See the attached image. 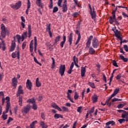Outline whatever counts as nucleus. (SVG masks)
<instances>
[{
  "label": "nucleus",
  "mask_w": 128,
  "mask_h": 128,
  "mask_svg": "<svg viewBox=\"0 0 128 128\" xmlns=\"http://www.w3.org/2000/svg\"><path fill=\"white\" fill-rule=\"evenodd\" d=\"M94 36H90L86 43V48H90L88 52L90 54H96V50H94V49L92 47L90 46V44H92V40Z\"/></svg>",
  "instance_id": "nucleus-1"
},
{
  "label": "nucleus",
  "mask_w": 128,
  "mask_h": 128,
  "mask_svg": "<svg viewBox=\"0 0 128 128\" xmlns=\"http://www.w3.org/2000/svg\"><path fill=\"white\" fill-rule=\"evenodd\" d=\"M0 30V34L1 36H2V38H4L6 36L10 34V31L8 28H6L4 24H1Z\"/></svg>",
  "instance_id": "nucleus-2"
},
{
  "label": "nucleus",
  "mask_w": 128,
  "mask_h": 128,
  "mask_svg": "<svg viewBox=\"0 0 128 128\" xmlns=\"http://www.w3.org/2000/svg\"><path fill=\"white\" fill-rule=\"evenodd\" d=\"M109 22L110 24H112L114 22H115L116 26H119L120 22H118L116 20V14H114V12H113V16L110 17Z\"/></svg>",
  "instance_id": "nucleus-3"
},
{
  "label": "nucleus",
  "mask_w": 128,
  "mask_h": 128,
  "mask_svg": "<svg viewBox=\"0 0 128 128\" xmlns=\"http://www.w3.org/2000/svg\"><path fill=\"white\" fill-rule=\"evenodd\" d=\"M99 46L100 42H98V38H94L92 40V46H93L94 48H98Z\"/></svg>",
  "instance_id": "nucleus-4"
},
{
  "label": "nucleus",
  "mask_w": 128,
  "mask_h": 128,
  "mask_svg": "<svg viewBox=\"0 0 128 128\" xmlns=\"http://www.w3.org/2000/svg\"><path fill=\"white\" fill-rule=\"evenodd\" d=\"M21 6L22 1H18L15 4L11 6V8H13V10H18V8H20Z\"/></svg>",
  "instance_id": "nucleus-5"
},
{
  "label": "nucleus",
  "mask_w": 128,
  "mask_h": 128,
  "mask_svg": "<svg viewBox=\"0 0 128 128\" xmlns=\"http://www.w3.org/2000/svg\"><path fill=\"white\" fill-rule=\"evenodd\" d=\"M64 72H66V65H60L59 68V74L61 76H62L64 74Z\"/></svg>",
  "instance_id": "nucleus-6"
},
{
  "label": "nucleus",
  "mask_w": 128,
  "mask_h": 128,
  "mask_svg": "<svg viewBox=\"0 0 128 128\" xmlns=\"http://www.w3.org/2000/svg\"><path fill=\"white\" fill-rule=\"evenodd\" d=\"M30 104H28L26 106L24 107L22 110V112H24V114H28L30 110Z\"/></svg>",
  "instance_id": "nucleus-7"
},
{
  "label": "nucleus",
  "mask_w": 128,
  "mask_h": 128,
  "mask_svg": "<svg viewBox=\"0 0 128 128\" xmlns=\"http://www.w3.org/2000/svg\"><path fill=\"white\" fill-rule=\"evenodd\" d=\"M12 58H18V60H20V51H18V46L17 48V51L14 52L12 54Z\"/></svg>",
  "instance_id": "nucleus-8"
},
{
  "label": "nucleus",
  "mask_w": 128,
  "mask_h": 128,
  "mask_svg": "<svg viewBox=\"0 0 128 128\" xmlns=\"http://www.w3.org/2000/svg\"><path fill=\"white\" fill-rule=\"evenodd\" d=\"M20 94H24V90H22V86H20L18 88L16 96L18 97L20 96Z\"/></svg>",
  "instance_id": "nucleus-9"
},
{
  "label": "nucleus",
  "mask_w": 128,
  "mask_h": 128,
  "mask_svg": "<svg viewBox=\"0 0 128 128\" xmlns=\"http://www.w3.org/2000/svg\"><path fill=\"white\" fill-rule=\"evenodd\" d=\"M90 14L91 16L92 20H95L96 18V14L94 11V8L92 7V10L90 11Z\"/></svg>",
  "instance_id": "nucleus-10"
},
{
  "label": "nucleus",
  "mask_w": 128,
  "mask_h": 128,
  "mask_svg": "<svg viewBox=\"0 0 128 128\" xmlns=\"http://www.w3.org/2000/svg\"><path fill=\"white\" fill-rule=\"evenodd\" d=\"M26 86L29 90H32V82L30 80H27L26 82Z\"/></svg>",
  "instance_id": "nucleus-11"
},
{
  "label": "nucleus",
  "mask_w": 128,
  "mask_h": 128,
  "mask_svg": "<svg viewBox=\"0 0 128 128\" xmlns=\"http://www.w3.org/2000/svg\"><path fill=\"white\" fill-rule=\"evenodd\" d=\"M63 12H68V5H66V0H64V3L62 6Z\"/></svg>",
  "instance_id": "nucleus-12"
},
{
  "label": "nucleus",
  "mask_w": 128,
  "mask_h": 128,
  "mask_svg": "<svg viewBox=\"0 0 128 128\" xmlns=\"http://www.w3.org/2000/svg\"><path fill=\"white\" fill-rule=\"evenodd\" d=\"M16 78H14L12 79V86H14V88H16V86H18Z\"/></svg>",
  "instance_id": "nucleus-13"
},
{
  "label": "nucleus",
  "mask_w": 128,
  "mask_h": 128,
  "mask_svg": "<svg viewBox=\"0 0 128 128\" xmlns=\"http://www.w3.org/2000/svg\"><path fill=\"white\" fill-rule=\"evenodd\" d=\"M74 34L71 32L69 36H68V42L70 44V46H72V36Z\"/></svg>",
  "instance_id": "nucleus-14"
},
{
  "label": "nucleus",
  "mask_w": 128,
  "mask_h": 128,
  "mask_svg": "<svg viewBox=\"0 0 128 128\" xmlns=\"http://www.w3.org/2000/svg\"><path fill=\"white\" fill-rule=\"evenodd\" d=\"M112 30L114 33L115 36H118L120 34V32L118 31L116 26L112 28Z\"/></svg>",
  "instance_id": "nucleus-15"
},
{
  "label": "nucleus",
  "mask_w": 128,
  "mask_h": 128,
  "mask_svg": "<svg viewBox=\"0 0 128 128\" xmlns=\"http://www.w3.org/2000/svg\"><path fill=\"white\" fill-rule=\"evenodd\" d=\"M86 66L82 67L81 68V76H82V78H84V74H86Z\"/></svg>",
  "instance_id": "nucleus-16"
},
{
  "label": "nucleus",
  "mask_w": 128,
  "mask_h": 128,
  "mask_svg": "<svg viewBox=\"0 0 128 128\" xmlns=\"http://www.w3.org/2000/svg\"><path fill=\"white\" fill-rule=\"evenodd\" d=\"M28 36L29 38L32 36V26L30 24L28 25Z\"/></svg>",
  "instance_id": "nucleus-17"
},
{
  "label": "nucleus",
  "mask_w": 128,
  "mask_h": 128,
  "mask_svg": "<svg viewBox=\"0 0 128 128\" xmlns=\"http://www.w3.org/2000/svg\"><path fill=\"white\" fill-rule=\"evenodd\" d=\"M30 8V0H28L27 3V9L26 11V14H28V10Z\"/></svg>",
  "instance_id": "nucleus-18"
},
{
  "label": "nucleus",
  "mask_w": 128,
  "mask_h": 128,
  "mask_svg": "<svg viewBox=\"0 0 128 128\" xmlns=\"http://www.w3.org/2000/svg\"><path fill=\"white\" fill-rule=\"evenodd\" d=\"M16 48V42H12V43L11 44V46L10 50V52H12L14 50V49Z\"/></svg>",
  "instance_id": "nucleus-19"
},
{
  "label": "nucleus",
  "mask_w": 128,
  "mask_h": 128,
  "mask_svg": "<svg viewBox=\"0 0 128 128\" xmlns=\"http://www.w3.org/2000/svg\"><path fill=\"white\" fill-rule=\"evenodd\" d=\"M54 118L55 120H58V118H64V116L60 114H56L54 115Z\"/></svg>",
  "instance_id": "nucleus-20"
},
{
  "label": "nucleus",
  "mask_w": 128,
  "mask_h": 128,
  "mask_svg": "<svg viewBox=\"0 0 128 128\" xmlns=\"http://www.w3.org/2000/svg\"><path fill=\"white\" fill-rule=\"evenodd\" d=\"M66 36H63V40L60 43V46L61 48H64V44H66Z\"/></svg>",
  "instance_id": "nucleus-21"
},
{
  "label": "nucleus",
  "mask_w": 128,
  "mask_h": 128,
  "mask_svg": "<svg viewBox=\"0 0 128 128\" xmlns=\"http://www.w3.org/2000/svg\"><path fill=\"white\" fill-rule=\"evenodd\" d=\"M92 100L93 104H96V102H98V96L94 94V96H92Z\"/></svg>",
  "instance_id": "nucleus-22"
},
{
  "label": "nucleus",
  "mask_w": 128,
  "mask_h": 128,
  "mask_svg": "<svg viewBox=\"0 0 128 128\" xmlns=\"http://www.w3.org/2000/svg\"><path fill=\"white\" fill-rule=\"evenodd\" d=\"M40 124L42 128H48V125L44 121H40Z\"/></svg>",
  "instance_id": "nucleus-23"
},
{
  "label": "nucleus",
  "mask_w": 128,
  "mask_h": 128,
  "mask_svg": "<svg viewBox=\"0 0 128 128\" xmlns=\"http://www.w3.org/2000/svg\"><path fill=\"white\" fill-rule=\"evenodd\" d=\"M118 92H120V88H116L114 90V93L111 95V98H114L116 94H118Z\"/></svg>",
  "instance_id": "nucleus-24"
},
{
  "label": "nucleus",
  "mask_w": 128,
  "mask_h": 128,
  "mask_svg": "<svg viewBox=\"0 0 128 128\" xmlns=\"http://www.w3.org/2000/svg\"><path fill=\"white\" fill-rule=\"evenodd\" d=\"M60 36H58L56 37L54 40V44H56L60 40Z\"/></svg>",
  "instance_id": "nucleus-25"
},
{
  "label": "nucleus",
  "mask_w": 128,
  "mask_h": 128,
  "mask_svg": "<svg viewBox=\"0 0 128 128\" xmlns=\"http://www.w3.org/2000/svg\"><path fill=\"white\" fill-rule=\"evenodd\" d=\"M36 86H37V88H40V87L42 86V84H40V81L38 80V78H36Z\"/></svg>",
  "instance_id": "nucleus-26"
},
{
  "label": "nucleus",
  "mask_w": 128,
  "mask_h": 128,
  "mask_svg": "<svg viewBox=\"0 0 128 128\" xmlns=\"http://www.w3.org/2000/svg\"><path fill=\"white\" fill-rule=\"evenodd\" d=\"M120 60H123L124 62H128V58H124V56L122 54L120 55Z\"/></svg>",
  "instance_id": "nucleus-27"
},
{
  "label": "nucleus",
  "mask_w": 128,
  "mask_h": 128,
  "mask_svg": "<svg viewBox=\"0 0 128 128\" xmlns=\"http://www.w3.org/2000/svg\"><path fill=\"white\" fill-rule=\"evenodd\" d=\"M19 98H18V104L19 106H22V96H18Z\"/></svg>",
  "instance_id": "nucleus-28"
},
{
  "label": "nucleus",
  "mask_w": 128,
  "mask_h": 128,
  "mask_svg": "<svg viewBox=\"0 0 128 128\" xmlns=\"http://www.w3.org/2000/svg\"><path fill=\"white\" fill-rule=\"evenodd\" d=\"M42 0H36V4L38 6H40V8H42V4L41 2Z\"/></svg>",
  "instance_id": "nucleus-29"
},
{
  "label": "nucleus",
  "mask_w": 128,
  "mask_h": 128,
  "mask_svg": "<svg viewBox=\"0 0 128 128\" xmlns=\"http://www.w3.org/2000/svg\"><path fill=\"white\" fill-rule=\"evenodd\" d=\"M28 34V32H24L23 33V34H22V42H24V40L25 39V38H26V36Z\"/></svg>",
  "instance_id": "nucleus-30"
},
{
  "label": "nucleus",
  "mask_w": 128,
  "mask_h": 128,
  "mask_svg": "<svg viewBox=\"0 0 128 128\" xmlns=\"http://www.w3.org/2000/svg\"><path fill=\"white\" fill-rule=\"evenodd\" d=\"M106 126H110V124H112V126H114V124H116V122H114V120H110L108 122H107L106 124Z\"/></svg>",
  "instance_id": "nucleus-31"
},
{
  "label": "nucleus",
  "mask_w": 128,
  "mask_h": 128,
  "mask_svg": "<svg viewBox=\"0 0 128 128\" xmlns=\"http://www.w3.org/2000/svg\"><path fill=\"white\" fill-rule=\"evenodd\" d=\"M88 86H90L92 88H96V86L94 85V83L92 82H89L88 83Z\"/></svg>",
  "instance_id": "nucleus-32"
},
{
  "label": "nucleus",
  "mask_w": 128,
  "mask_h": 128,
  "mask_svg": "<svg viewBox=\"0 0 128 128\" xmlns=\"http://www.w3.org/2000/svg\"><path fill=\"white\" fill-rule=\"evenodd\" d=\"M76 56H73V61L74 62V64L76 68H80V66L78 64H76Z\"/></svg>",
  "instance_id": "nucleus-33"
},
{
  "label": "nucleus",
  "mask_w": 128,
  "mask_h": 128,
  "mask_svg": "<svg viewBox=\"0 0 128 128\" xmlns=\"http://www.w3.org/2000/svg\"><path fill=\"white\" fill-rule=\"evenodd\" d=\"M122 78H124V75L122 74H119L116 77V78L118 80H120Z\"/></svg>",
  "instance_id": "nucleus-34"
},
{
  "label": "nucleus",
  "mask_w": 128,
  "mask_h": 128,
  "mask_svg": "<svg viewBox=\"0 0 128 128\" xmlns=\"http://www.w3.org/2000/svg\"><path fill=\"white\" fill-rule=\"evenodd\" d=\"M34 48H36L38 46V40L36 39V36L34 37Z\"/></svg>",
  "instance_id": "nucleus-35"
},
{
  "label": "nucleus",
  "mask_w": 128,
  "mask_h": 128,
  "mask_svg": "<svg viewBox=\"0 0 128 128\" xmlns=\"http://www.w3.org/2000/svg\"><path fill=\"white\" fill-rule=\"evenodd\" d=\"M78 98H80V95L78 94V92H75L74 96V100H78Z\"/></svg>",
  "instance_id": "nucleus-36"
},
{
  "label": "nucleus",
  "mask_w": 128,
  "mask_h": 128,
  "mask_svg": "<svg viewBox=\"0 0 128 128\" xmlns=\"http://www.w3.org/2000/svg\"><path fill=\"white\" fill-rule=\"evenodd\" d=\"M46 32H48L50 31V24H46Z\"/></svg>",
  "instance_id": "nucleus-37"
},
{
  "label": "nucleus",
  "mask_w": 128,
  "mask_h": 128,
  "mask_svg": "<svg viewBox=\"0 0 128 128\" xmlns=\"http://www.w3.org/2000/svg\"><path fill=\"white\" fill-rule=\"evenodd\" d=\"M27 102H29V104H34L36 103V102L34 99H29L27 100Z\"/></svg>",
  "instance_id": "nucleus-38"
},
{
  "label": "nucleus",
  "mask_w": 128,
  "mask_h": 128,
  "mask_svg": "<svg viewBox=\"0 0 128 128\" xmlns=\"http://www.w3.org/2000/svg\"><path fill=\"white\" fill-rule=\"evenodd\" d=\"M2 118H3L4 120H7L8 114H6L4 113H2Z\"/></svg>",
  "instance_id": "nucleus-39"
},
{
  "label": "nucleus",
  "mask_w": 128,
  "mask_h": 128,
  "mask_svg": "<svg viewBox=\"0 0 128 128\" xmlns=\"http://www.w3.org/2000/svg\"><path fill=\"white\" fill-rule=\"evenodd\" d=\"M128 112H126H126H124L123 114H122V118H126V117L128 116Z\"/></svg>",
  "instance_id": "nucleus-40"
},
{
  "label": "nucleus",
  "mask_w": 128,
  "mask_h": 128,
  "mask_svg": "<svg viewBox=\"0 0 128 128\" xmlns=\"http://www.w3.org/2000/svg\"><path fill=\"white\" fill-rule=\"evenodd\" d=\"M124 106H126L124 104H120L118 105L117 108H122Z\"/></svg>",
  "instance_id": "nucleus-41"
},
{
  "label": "nucleus",
  "mask_w": 128,
  "mask_h": 128,
  "mask_svg": "<svg viewBox=\"0 0 128 128\" xmlns=\"http://www.w3.org/2000/svg\"><path fill=\"white\" fill-rule=\"evenodd\" d=\"M58 12V6H55L53 8L52 12L54 14V12Z\"/></svg>",
  "instance_id": "nucleus-42"
},
{
  "label": "nucleus",
  "mask_w": 128,
  "mask_h": 128,
  "mask_svg": "<svg viewBox=\"0 0 128 128\" xmlns=\"http://www.w3.org/2000/svg\"><path fill=\"white\" fill-rule=\"evenodd\" d=\"M34 62H36V64H39V66H42L41 63L38 62V60L36 59V57L34 58Z\"/></svg>",
  "instance_id": "nucleus-43"
},
{
  "label": "nucleus",
  "mask_w": 128,
  "mask_h": 128,
  "mask_svg": "<svg viewBox=\"0 0 128 128\" xmlns=\"http://www.w3.org/2000/svg\"><path fill=\"white\" fill-rule=\"evenodd\" d=\"M82 106H79L78 108L77 112H79V114H82Z\"/></svg>",
  "instance_id": "nucleus-44"
},
{
  "label": "nucleus",
  "mask_w": 128,
  "mask_h": 128,
  "mask_svg": "<svg viewBox=\"0 0 128 128\" xmlns=\"http://www.w3.org/2000/svg\"><path fill=\"white\" fill-rule=\"evenodd\" d=\"M32 109L34 110H38V106L36 104V103H34L33 104Z\"/></svg>",
  "instance_id": "nucleus-45"
},
{
  "label": "nucleus",
  "mask_w": 128,
  "mask_h": 128,
  "mask_svg": "<svg viewBox=\"0 0 128 128\" xmlns=\"http://www.w3.org/2000/svg\"><path fill=\"white\" fill-rule=\"evenodd\" d=\"M94 107H92V108H91L90 110L89 111V114H90V116H92V114L94 112Z\"/></svg>",
  "instance_id": "nucleus-46"
},
{
  "label": "nucleus",
  "mask_w": 128,
  "mask_h": 128,
  "mask_svg": "<svg viewBox=\"0 0 128 128\" xmlns=\"http://www.w3.org/2000/svg\"><path fill=\"white\" fill-rule=\"evenodd\" d=\"M112 64L114 66H116V68H118V63H116V60L113 61Z\"/></svg>",
  "instance_id": "nucleus-47"
},
{
  "label": "nucleus",
  "mask_w": 128,
  "mask_h": 128,
  "mask_svg": "<svg viewBox=\"0 0 128 128\" xmlns=\"http://www.w3.org/2000/svg\"><path fill=\"white\" fill-rule=\"evenodd\" d=\"M62 0H58V6H60V8H62Z\"/></svg>",
  "instance_id": "nucleus-48"
},
{
  "label": "nucleus",
  "mask_w": 128,
  "mask_h": 128,
  "mask_svg": "<svg viewBox=\"0 0 128 128\" xmlns=\"http://www.w3.org/2000/svg\"><path fill=\"white\" fill-rule=\"evenodd\" d=\"M41 118L42 120H46V115H44V113H41Z\"/></svg>",
  "instance_id": "nucleus-49"
},
{
  "label": "nucleus",
  "mask_w": 128,
  "mask_h": 128,
  "mask_svg": "<svg viewBox=\"0 0 128 128\" xmlns=\"http://www.w3.org/2000/svg\"><path fill=\"white\" fill-rule=\"evenodd\" d=\"M124 50H125L126 52H128V45L124 44Z\"/></svg>",
  "instance_id": "nucleus-50"
},
{
  "label": "nucleus",
  "mask_w": 128,
  "mask_h": 128,
  "mask_svg": "<svg viewBox=\"0 0 128 128\" xmlns=\"http://www.w3.org/2000/svg\"><path fill=\"white\" fill-rule=\"evenodd\" d=\"M52 108H56L58 107V105H56L55 103L53 102L52 104H51Z\"/></svg>",
  "instance_id": "nucleus-51"
},
{
  "label": "nucleus",
  "mask_w": 128,
  "mask_h": 128,
  "mask_svg": "<svg viewBox=\"0 0 128 128\" xmlns=\"http://www.w3.org/2000/svg\"><path fill=\"white\" fill-rule=\"evenodd\" d=\"M12 120H14V119L12 118L11 117H9V118L7 121V124H10V122H12Z\"/></svg>",
  "instance_id": "nucleus-52"
},
{
  "label": "nucleus",
  "mask_w": 128,
  "mask_h": 128,
  "mask_svg": "<svg viewBox=\"0 0 128 128\" xmlns=\"http://www.w3.org/2000/svg\"><path fill=\"white\" fill-rule=\"evenodd\" d=\"M117 112H119L120 114H122V112H123V114L124 112H125V114H126V111L124 110H117Z\"/></svg>",
  "instance_id": "nucleus-53"
},
{
  "label": "nucleus",
  "mask_w": 128,
  "mask_h": 128,
  "mask_svg": "<svg viewBox=\"0 0 128 128\" xmlns=\"http://www.w3.org/2000/svg\"><path fill=\"white\" fill-rule=\"evenodd\" d=\"M6 108L10 109V102H6Z\"/></svg>",
  "instance_id": "nucleus-54"
},
{
  "label": "nucleus",
  "mask_w": 128,
  "mask_h": 128,
  "mask_svg": "<svg viewBox=\"0 0 128 128\" xmlns=\"http://www.w3.org/2000/svg\"><path fill=\"white\" fill-rule=\"evenodd\" d=\"M51 58L52 61V68H54V64H56V61L54 60V58Z\"/></svg>",
  "instance_id": "nucleus-55"
},
{
  "label": "nucleus",
  "mask_w": 128,
  "mask_h": 128,
  "mask_svg": "<svg viewBox=\"0 0 128 128\" xmlns=\"http://www.w3.org/2000/svg\"><path fill=\"white\" fill-rule=\"evenodd\" d=\"M62 110H63L64 112H68V108H66V106H62Z\"/></svg>",
  "instance_id": "nucleus-56"
},
{
  "label": "nucleus",
  "mask_w": 128,
  "mask_h": 128,
  "mask_svg": "<svg viewBox=\"0 0 128 128\" xmlns=\"http://www.w3.org/2000/svg\"><path fill=\"white\" fill-rule=\"evenodd\" d=\"M118 122H120V124H122L124 122H126V120L124 118L122 119H120L118 120Z\"/></svg>",
  "instance_id": "nucleus-57"
},
{
  "label": "nucleus",
  "mask_w": 128,
  "mask_h": 128,
  "mask_svg": "<svg viewBox=\"0 0 128 128\" xmlns=\"http://www.w3.org/2000/svg\"><path fill=\"white\" fill-rule=\"evenodd\" d=\"M112 96L108 98V99L107 100H106V104H108V102H110V100H112Z\"/></svg>",
  "instance_id": "nucleus-58"
},
{
  "label": "nucleus",
  "mask_w": 128,
  "mask_h": 128,
  "mask_svg": "<svg viewBox=\"0 0 128 128\" xmlns=\"http://www.w3.org/2000/svg\"><path fill=\"white\" fill-rule=\"evenodd\" d=\"M78 12H75L73 14V15H72V16L74 18L78 17Z\"/></svg>",
  "instance_id": "nucleus-59"
},
{
  "label": "nucleus",
  "mask_w": 128,
  "mask_h": 128,
  "mask_svg": "<svg viewBox=\"0 0 128 128\" xmlns=\"http://www.w3.org/2000/svg\"><path fill=\"white\" fill-rule=\"evenodd\" d=\"M26 46V42H24L22 44V50H24Z\"/></svg>",
  "instance_id": "nucleus-60"
},
{
  "label": "nucleus",
  "mask_w": 128,
  "mask_h": 128,
  "mask_svg": "<svg viewBox=\"0 0 128 128\" xmlns=\"http://www.w3.org/2000/svg\"><path fill=\"white\" fill-rule=\"evenodd\" d=\"M53 6H54L53 2H50V4L49 5V8L50 9H52V8Z\"/></svg>",
  "instance_id": "nucleus-61"
},
{
  "label": "nucleus",
  "mask_w": 128,
  "mask_h": 128,
  "mask_svg": "<svg viewBox=\"0 0 128 128\" xmlns=\"http://www.w3.org/2000/svg\"><path fill=\"white\" fill-rule=\"evenodd\" d=\"M2 43L3 44L2 50L4 51L6 50V44L4 42V41L2 42Z\"/></svg>",
  "instance_id": "nucleus-62"
},
{
  "label": "nucleus",
  "mask_w": 128,
  "mask_h": 128,
  "mask_svg": "<svg viewBox=\"0 0 128 128\" xmlns=\"http://www.w3.org/2000/svg\"><path fill=\"white\" fill-rule=\"evenodd\" d=\"M103 80H104V82H106V77L104 74H103Z\"/></svg>",
  "instance_id": "nucleus-63"
},
{
  "label": "nucleus",
  "mask_w": 128,
  "mask_h": 128,
  "mask_svg": "<svg viewBox=\"0 0 128 128\" xmlns=\"http://www.w3.org/2000/svg\"><path fill=\"white\" fill-rule=\"evenodd\" d=\"M122 16H123L124 18H127V16H128L126 14V12H122Z\"/></svg>",
  "instance_id": "nucleus-64"
}]
</instances>
